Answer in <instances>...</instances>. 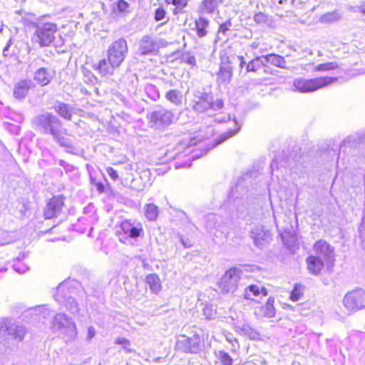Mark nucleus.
Listing matches in <instances>:
<instances>
[{
  "instance_id": "52",
  "label": "nucleus",
  "mask_w": 365,
  "mask_h": 365,
  "mask_svg": "<svg viewBox=\"0 0 365 365\" xmlns=\"http://www.w3.org/2000/svg\"><path fill=\"white\" fill-rule=\"evenodd\" d=\"M360 237L362 240V246L365 248V220L363 221L360 229Z\"/></svg>"
},
{
  "instance_id": "34",
  "label": "nucleus",
  "mask_w": 365,
  "mask_h": 365,
  "mask_svg": "<svg viewBox=\"0 0 365 365\" xmlns=\"http://www.w3.org/2000/svg\"><path fill=\"white\" fill-rule=\"evenodd\" d=\"M234 121H235V125L236 128L234 130H230L229 131L222 133L219 137V138L217 140V141H216L215 144L213 145V147L223 143L224 141H225L228 138L234 136L235 135H236L238 133V131L240 128V125H238V123L236 122L235 119H234Z\"/></svg>"
},
{
  "instance_id": "33",
  "label": "nucleus",
  "mask_w": 365,
  "mask_h": 365,
  "mask_svg": "<svg viewBox=\"0 0 365 365\" xmlns=\"http://www.w3.org/2000/svg\"><path fill=\"white\" fill-rule=\"evenodd\" d=\"M168 4L175 6L173 10L174 14H178L184 12V9L187 6V0H165Z\"/></svg>"
},
{
  "instance_id": "48",
  "label": "nucleus",
  "mask_w": 365,
  "mask_h": 365,
  "mask_svg": "<svg viewBox=\"0 0 365 365\" xmlns=\"http://www.w3.org/2000/svg\"><path fill=\"white\" fill-rule=\"evenodd\" d=\"M133 226L130 222L128 221H123L120 225V230L123 232V236H125L129 230Z\"/></svg>"
},
{
  "instance_id": "59",
  "label": "nucleus",
  "mask_w": 365,
  "mask_h": 365,
  "mask_svg": "<svg viewBox=\"0 0 365 365\" xmlns=\"http://www.w3.org/2000/svg\"><path fill=\"white\" fill-rule=\"evenodd\" d=\"M11 44V40H9L6 44V46L4 47V50H3V54L4 56H6L8 55L7 52L9 49V47Z\"/></svg>"
},
{
  "instance_id": "18",
  "label": "nucleus",
  "mask_w": 365,
  "mask_h": 365,
  "mask_svg": "<svg viewBox=\"0 0 365 365\" xmlns=\"http://www.w3.org/2000/svg\"><path fill=\"white\" fill-rule=\"evenodd\" d=\"M63 207V201L61 197H54L51 198L47 203L45 210L44 215L47 219H51L56 217L61 213Z\"/></svg>"
},
{
  "instance_id": "55",
  "label": "nucleus",
  "mask_w": 365,
  "mask_h": 365,
  "mask_svg": "<svg viewBox=\"0 0 365 365\" xmlns=\"http://www.w3.org/2000/svg\"><path fill=\"white\" fill-rule=\"evenodd\" d=\"M207 222L206 223V227L207 229L212 228V225L210 223V222H213L215 219V215H207Z\"/></svg>"
},
{
  "instance_id": "58",
  "label": "nucleus",
  "mask_w": 365,
  "mask_h": 365,
  "mask_svg": "<svg viewBox=\"0 0 365 365\" xmlns=\"http://www.w3.org/2000/svg\"><path fill=\"white\" fill-rule=\"evenodd\" d=\"M181 242L183 245V246L186 248L192 247V244L188 240H185L184 239L181 238Z\"/></svg>"
},
{
  "instance_id": "14",
  "label": "nucleus",
  "mask_w": 365,
  "mask_h": 365,
  "mask_svg": "<svg viewBox=\"0 0 365 365\" xmlns=\"http://www.w3.org/2000/svg\"><path fill=\"white\" fill-rule=\"evenodd\" d=\"M315 257H319L327 263L332 264L334 261V250L325 240H320L317 241L313 247Z\"/></svg>"
},
{
  "instance_id": "30",
  "label": "nucleus",
  "mask_w": 365,
  "mask_h": 365,
  "mask_svg": "<svg viewBox=\"0 0 365 365\" xmlns=\"http://www.w3.org/2000/svg\"><path fill=\"white\" fill-rule=\"evenodd\" d=\"M145 281L153 292L158 293L161 289L160 281L156 274H148L146 277Z\"/></svg>"
},
{
  "instance_id": "47",
  "label": "nucleus",
  "mask_w": 365,
  "mask_h": 365,
  "mask_svg": "<svg viewBox=\"0 0 365 365\" xmlns=\"http://www.w3.org/2000/svg\"><path fill=\"white\" fill-rule=\"evenodd\" d=\"M232 26V23L230 20H227L226 22L222 24L218 29V32L222 33L223 34H225L227 31L230 30V29Z\"/></svg>"
},
{
  "instance_id": "57",
  "label": "nucleus",
  "mask_w": 365,
  "mask_h": 365,
  "mask_svg": "<svg viewBox=\"0 0 365 365\" xmlns=\"http://www.w3.org/2000/svg\"><path fill=\"white\" fill-rule=\"evenodd\" d=\"M356 11H359L363 14H365V2L361 4L360 6L356 7Z\"/></svg>"
},
{
  "instance_id": "3",
  "label": "nucleus",
  "mask_w": 365,
  "mask_h": 365,
  "mask_svg": "<svg viewBox=\"0 0 365 365\" xmlns=\"http://www.w3.org/2000/svg\"><path fill=\"white\" fill-rule=\"evenodd\" d=\"M34 32L31 41L33 44H38L40 48L49 46L55 39L57 33V25L53 23L39 22L34 26Z\"/></svg>"
},
{
  "instance_id": "10",
  "label": "nucleus",
  "mask_w": 365,
  "mask_h": 365,
  "mask_svg": "<svg viewBox=\"0 0 365 365\" xmlns=\"http://www.w3.org/2000/svg\"><path fill=\"white\" fill-rule=\"evenodd\" d=\"M241 270L232 267L225 272L218 282V287L223 293L234 292L240 278Z\"/></svg>"
},
{
  "instance_id": "31",
  "label": "nucleus",
  "mask_w": 365,
  "mask_h": 365,
  "mask_svg": "<svg viewBox=\"0 0 365 365\" xmlns=\"http://www.w3.org/2000/svg\"><path fill=\"white\" fill-rule=\"evenodd\" d=\"M143 235V230L141 227V226L135 227L133 225L129 230L128 233L125 236H123L122 237H119V240L120 242H122L123 243H126L127 240H128L129 238L136 239L137 237H138Z\"/></svg>"
},
{
  "instance_id": "60",
  "label": "nucleus",
  "mask_w": 365,
  "mask_h": 365,
  "mask_svg": "<svg viewBox=\"0 0 365 365\" xmlns=\"http://www.w3.org/2000/svg\"><path fill=\"white\" fill-rule=\"evenodd\" d=\"M237 58H238V59H239V61H240V67L241 68H243V67L246 65V63H245V61H244V58H243V56H239L237 57Z\"/></svg>"
},
{
  "instance_id": "21",
  "label": "nucleus",
  "mask_w": 365,
  "mask_h": 365,
  "mask_svg": "<svg viewBox=\"0 0 365 365\" xmlns=\"http://www.w3.org/2000/svg\"><path fill=\"white\" fill-rule=\"evenodd\" d=\"M52 137L53 140L56 142L60 146L64 147L68 153H76V148L73 147L72 141L61 135V128H59L55 133H53Z\"/></svg>"
},
{
  "instance_id": "20",
  "label": "nucleus",
  "mask_w": 365,
  "mask_h": 365,
  "mask_svg": "<svg viewBox=\"0 0 365 365\" xmlns=\"http://www.w3.org/2000/svg\"><path fill=\"white\" fill-rule=\"evenodd\" d=\"M307 268L310 273L317 275L324 267V262L319 257L311 255L307 259Z\"/></svg>"
},
{
  "instance_id": "2",
  "label": "nucleus",
  "mask_w": 365,
  "mask_h": 365,
  "mask_svg": "<svg viewBox=\"0 0 365 365\" xmlns=\"http://www.w3.org/2000/svg\"><path fill=\"white\" fill-rule=\"evenodd\" d=\"M53 332L61 335L66 342L73 341L78 335L77 328L73 319L65 314H56L51 321Z\"/></svg>"
},
{
  "instance_id": "15",
  "label": "nucleus",
  "mask_w": 365,
  "mask_h": 365,
  "mask_svg": "<svg viewBox=\"0 0 365 365\" xmlns=\"http://www.w3.org/2000/svg\"><path fill=\"white\" fill-rule=\"evenodd\" d=\"M250 237L252 239L254 245L261 249L269 242L270 233L264 229V226L257 225L250 230Z\"/></svg>"
},
{
  "instance_id": "8",
  "label": "nucleus",
  "mask_w": 365,
  "mask_h": 365,
  "mask_svg": "<svg viewBox=\"0 0 365 365\" xmlns=\"http://www.w3.org/2000/svg\"><path fill=\"white\" fill-rule=\"evenodd\" d=\"M128 53L127 41L124 38H119L114 41L108 48L107 58L114 65L120 66Z\"/></svg>"
},
{
  "instance_id": "9",
  "label": "nucleus",
  "mask_w": 365,
  "mask_h": 365,
  "mask_svg": "<svg viewBox=\"0 0 365 365\" xmlns=\"http://www.w3.org/2000/svg\"><path fill=\"white\" fill-rule=\"evenodd\" d=\"M343 304L350 312H356L365 308V291L356 289L348 292L343 298Z\"/></svg>"
},
{
  "instance_id": "19",
  "label": "nucleus",
  "mask_w": 365,
  "mask_h": 365,
  "mask_svg": "<svg viewBox=\"0 0 365 365\" xmlns=\"http://www.w3.org/2000/svg\"><path fill=\"white\" fill-rule=\"evenodd\" d=\"M34 86L31 80H21L14 86L13 96L17 100H23L28 94L29 91Z\"/></svg>"
},
{
  "instance_id": "7",
  "label": "nucleus",
  "mask_w": 365,
  "mask_h": 365,
  "mask_svg": "<svg viewBox=\"0 0 365 365\" xmlns=\"http://www.w3.org/2000/svg\"><path fill=\"white\" fill-rule=\"evenodd\" d=\"M33 123L40 132L53 135L62 126L61 121L51 113L38 115L33 120Z\"/></svg>"
},
{
  "instance_id": "61",
  "label": "nucleus",
  "mask_w": 365,
  "mask_h": 365,
  "mask_svg": "<svg viewBox=\"0 0 365 365\" xmlns=\"http://www.w3.org/2000/svg\"><path fill=\"white\" fill-rule=\"evenodd\" d=\"M302 53L304 54L312 55V51L309 48H305L302 50Z\"/></svg>"
},
{
  "instance_id": "46",
  "label": "nucleus",
  "mask_w": 365,
  "mask_h": 365,
  "mask_svg": "<svg viewBox=\"0 0 365 365\" xmlns=\"http://www.w3.org/2000/svg\"><path fill=\"white\" fill-rule=\"evenodd\" d=\"M116 7L120 12H125L127 11L129 4L124 0H119L117 1Z\"/></svg>"
},
{
  "instance_id": "13",
  "label": "nucleus",
  "mask_w": 365,
  "mask_h": 365,
  "mask_svg": "<svg viewBox=\"0 0 365 365\" xmlns=\"http://www.w3.org/2000/svg\"><path fill=\"white\" fill-rule=\"evenodd\" d=\"M67 290L68 286L66 282L60 284L57 287V294L55 296L56 300L63 304L71 313H77L79 310L78 304L71 296L66 297V291Z\"/></svg>"
},
{
  "instance_id": "64",
  "label": "nucleus",
  "mask_w": 365,
  "mask_h": 365,
  "mask_svg": "<svg viewBox=\"0 0 365 365\" xmlns=\"http://www.w3.org/2000/svg\"><path fill=\"white\" fill-rule=\"evenodd\" d=\"M252 48H256L257 47V44H256L255 43H253L252 45H251Z\"/></svg>"
},
{
  "instance_id": "54",
  "label": "nucleus",
  "mask_w": 365,
  "mask_h": 365,
  "mask_svg": "<svg viewBox=\"0 0 365 365\" xmlns=\"http://www.w3.org/2000/svg\"><path fill=\"white\" fill-rule=\"evenodd\" d=\"M96 335V329L93 327H89L88 329V339L91 340Z\"/></svg>"
},
{
  "instance_id": "27",
  "label": "nucleus",
  "mask_w": 365,
  "mask_h": 365,
  "mask_svg": "<svg viewBox=\"0 0 365 365\" xmlns=\"http://www.w3.org/2000/svg\"><path fill=\"white\" fill-rule=\"evenodd\" d=\"M165 98L175 106H179L182 102V93L179 90L172 89L165 93Z\"/></svg>"
},
{
  "instance_id": "63",
  "label": "nucleus",
  "mask_w": 365,
  "mask_h": 365,
  "mask_svg": "<svg viewBox=\"0 0 365 365\" xmlns=\"http://www.w3.org/2000/svg\"><path fill=\"white\" fill-rule=\"evenodd\" d=\"M289 48H290V49H292V51H295V52L298 53V54H299V55L300 54V52H299V51H297V49L296 48H294V46H291Z\"/></svg>"
},
{
  "instance_id": "56",
  "label": "nucleus",
  "mask_w": 365,
  "mask_h": 365,
  "mask_svg": "<svg viewBox=\"0 0 365 365\" xmlns=\"http://www.w3.org/2000/svg\"><path fill=\"white\" fill-rule=\"evenodd\" d=\"M204 313H205V315L206 316V317L207 319H211L212 317V314L211 308H210L208 307H206L204 309Z\"/></svg>"
},
{
  "instance_id": "51",
  "label": "nucleus",
  "mask_w": 365,
  "mask_h": 365,
  "mask_svg": "<svg viewBox=\"0 0 365 365\" xmlns=\"http://www.w3.org/2000/svg\"><path fill=\"white\" fill-rule=\"evenodd\" d=\"M58 165L63 168L66 172L71 171L73 168V165H69L68 163L64 161L63 160H60L58 162Z\"/></svg>"
},
{
  "instance_id": "11",
  "label": "nucleus",
  "mask_w": 365,
  "mask_h": 365,
  "mask_svg": "<svg viewBox=\"0 0 365 365\" xmlns=\"http://www.w3.org/2000/svg\"><path fill=\"white\" fill-rule=\"evenodd\" d=\"M163 45V40L145 35L139 41L138 53L141 56L155 55Z\"/></svg>"
},
{
  "instance_id": "5",
  "label": "nucleus",
  "mask_w": 365,
  "mask_h": 365,
  "mask_svg": "<svg viewBox=\"0 0 365 365\" xmlns=\"http://www.w3.org/2000/svg\"><path fill=\"white\" fill-rule=\"evenodd\" d=\"M44 59L36 57L29 63L26 71L33 73V78L41 86H45L50 83L53 78L54 73L48 68L43 67Z\"/></svg>"
},
{
  "instance_id": "36",
  "label": "nucleus",
  "mask_w": 365,
  "mask_h": 365,
  "mask_svg": "<svg viewBox=\"0 0 365 365\" xmlns=\"http://www.w3.org/2000/svg\"><path fill=\"white\" fill-rule=\"evenodd\" d=\"M217 361L220 362L222 365H232V359L228 353L225 351H219L215 353Z\"/></svg>"
},
{
  "instance_id": "22",
  "label": "nucleus",
  "mask_w": 365,
  "mask_h": 365,
  "mask_svg": "<svg viewBox=\"0 0 365 365\" xmlns=\"http://www.w3.org/2000/svg\"><path fill=\"white\" fill-rule=\"evenodd\" d=\"M55 111L66 120H71L73 115V108L66 103L57 102L53 106Z\"/></svg>"
},
{
  "instance_id": "35",
  "label": "nucleus",
  "mask_w": 365,
  "mask_h": 365,
  "mask_svg": "<svg viewBox=\"0 0 365 365\" xmlns=\"http://www.w3.org/2000/svg\"><path fill=\"white\" fill-rule=\"evenodd\" d=\"M145 92L148 97L152 101H157L160 98V93L157 87L151 83H148L145 86Z\"/></svg>"
},
{
  "instance_id": "17",
  "label": "nucleus",
  "mask_w": 365,
  "mask_h": 365,
  "mask_svg": "<svg viewBox=\"0 0 365 365\" xmlns=\"http://www.w3.org/2000/svg\"><path fill=\"white\" fill-rule=\"evenodd\" d=\"M221 65L217 74V82L218 84H227L231 81L232 77V68L229 66L228 57L221 56Z\"/></svg>"
},
{
  "instance_id": "1",
  "label": "nucleus",
  "mask_w": 365,
  "mask_h": 365,
  "mask_svg": "<svg viewBox=\"0 0 365 365\" xmlns=\"http://www.w3.org/2000/svg\"><path fill=\"white\" fill-rule=\"evenodd\" d=\"M26 329L22 325L5 321L0 324V351L2 347L11 348L12 341L20 342L25 336Z\"/></svg>"
},
{
  "instance_id": "24",
  "label": "nucleus",
  "mask_w": 365,
  "mask_h": 365,
  "mask_svg": "<svg viewBox=\"0 0 365 365\" xmlns=\"http://www.w3.org/2000/svg\"><path fill=\"white\" fill-rule=\"evenodd\" d=\"M118 65H114L108 59H102L99 61L97 69L102 75H112L114 73L115 68H118Z\"/></svg>"
},
{
  "instance_id": "29",
  "label": "nucleus",
  "mask_w": 365,
  "mask_h": 365,
  "mask_svg": "<svg viewBox=\"0 0 365 365\" xmlns=\"http://www.w3.org/2000/svg\"><path fill=\"white\" fill-rule=\"evenodd\" d=\"M224 0H202L200 8L207 14H212Z\"/></svg>"
},
{
  "instance_id": "42",
  "label": "nucleus",
  "mask_w": 365,
  "mask_h": 365,
  "mask_svg": "<svg viewBox=\"0 0 365 365\" xmlns=\"http://www.w3.org/2000/svg\"><path fill=\"white\" fill-rule=\"evenodd\" d=\"M166 16V11L163 7H158L155 9L154 14V19L155 21L163 20Z\"/></svg>"
},
{
  "instance_id": "49",
  "label": "nucleus",
  "mask_w": 365,
  "mask_h": 365,
  "mask_svg": "<svg viewBox=\"0 0 365 365\" xmlns=\"http://www.w3.org/2000/svg\"><path fill=\"white\" fill-rule=\"evenodd\" d=\"M38 314L42 315L43 318L47 317L50 315V310L46 306H41L38 307Z\"/></svg>"
},
{
  "instance_id": "43",
  "label": "nucleus",
  "mask_w": 365,
  "mask_h": 365,
  "mask_svg": "<svg viewBox=\"0 0 365 365\" xmlns=\"http://www.w3.org/2000/svg\"><path fill=\"white\" fill-rule=\"evenodd\" d=\"M245 334L251 339H259L260 334L256 330L252 329L250 327H246L243 329Z\"/></svg>"
},
{
  "instance_id": "45",
  "label": "nucleus",
  "mask_w": 365,
  "mask_h": 365,
  "mask_svg": "<svg viewBox=\"0 0 365 365\" xmlns=\"http://www.w3.org/2000/svg\"><path fill=\"white\" fill-rule=\"evenodd\" d=\"M13 267L14 269L19 274H24L29 269L28 267L20 261H18Z\"/></svg>"
},
{
  "instance_id": "32",
  "label": "nucleus",
  "mask_w": 365,
  "mask_h": 365,
  "mask_svg": "<svg viewBox=\"0 0 365 365\" xmlns=\"http://www.w3.org/2000/svg\"><path fill=\"white\" fill-rule=\"evenodd\" d=\"M341 19V15L336 11H334L322 15L319 21L322 24H331L338 21Z\"/></svg>"
},
{
  "instance_id": "6",
  "label": "nucleus",
  "mask_w": 365,
  "mask_h": 365,
  "mask_svg": "<svg viewBox=\"0 0 365 365\" xmlns=\"http://www.w3.org/2000/svg\"><path fill=\"white\" fill-rule=\"evenodd\" d=\"M337 80L334 77H321L312 79L296 78L293 81L294 88L301 93L312 92L327 86Z\"/></svg>"
},
{
  "instance_id": "12",
  "label": "nucleus",
  "mask_w": 365,
  "mask_h": 365,
  "mask_svg": "<svg viewBox=\"0 0 365 365\" xmlns=\"http://www.w3.org/2000/svg\"><path fill=\"white\" fill-rule=\"evenodd\" d=\"M200 338L198 335L187 337L180 336L176 341V347L185 353L196 354L201 350Z\"/></svg>"
},
{
  "instance_id": "25",
  "label": "nucleus",
  "mask_w": 365,
  "mask_h": 365,
  "mask_svg": "<svg viewBox=\"0 0 365 365\" xmlns=\"http://www.w3.org/2000/svg\"><path fill=\"white\" fill-rule=\"evenodd\" d=\"M197 35L199 38H203L207 34V28L209 26V21L204 18L200 17L195 22Z\"/></svg>"
},
{
  "instance_id": "23",
  "label": "nucleus",
  "mask_w": 365,
  "mask_h": 365,
  "mask_svg": "<svg viewBox=\"0 0 365 365\" xmlns=\"http://www.w3.org/2000/svg\"><path fill=\"white\" fill-rule=\"evenodd\" d=\"M266 297L267 295V291L264 287H259L257 285L252 284L249 286L245 291V298L247 299H254L255 297L259 295Z\"/></svg>"
},
{
  "instance_id": "37",
  "label": "nucleus",
  "mask_w": 365,
  "mask_h": 365,
  "mask_svg": "<svg viewBox=\"0 0 365 365\" xmlns=\"http://www.w3.org/2000/svg\"><path fill=\"white\" fill-rule=\"evenodd\" d=\"M274 300L273 298L269 297L267 303L262 307L264 315L267 317H273L275 315V309L274 307Z\"/></svg>"
},
{
  "instance_id": "50",
  "label": "nucleus",
  "mask_w": 365,
  "mask_h": 365,
  "mask_svg": "<svg viewBox=\"0 0 365 365\" xmlns=\"http://www.w3.org/2000/svg\"><path fill=\"white\" fill-rule=\"evenodd\" d=\"M106 172L109 177L112 178L113 180H117L118 179V175L115 170H114L111 167H108L106 168Z\"/></svg>"
},
{
  "instance_id": "38",
  "label": "nucleus",
  "mask_w": 365,
  "mask_h": 365,
  "mask_svg": "<svg viewBox=\"0 0 365 365\" xmlns=\"http://www.w3.org/2000/svg\"><path fill=\"white\" fill-rule=\"evenodd\" d=\"M145 215L149 220H155L158 215V207L154 204L146 205Z\"/></svg>"
},
{
  "instance_id": "40",
  "label": "nucleus",
  "mask_w": 365,
  "mask_h": 365,
  "mask_svg": "<svg viewBox=\"0 0 365 365\" xmlns=\"http://www.w3.org/2000/svg\"><path fill=\"white\" fill-rule=\"evenodd\" d=\"M115 343L121 345L126 353H131L133 350L130 348V342L124 337H118L115 339Z\"/></svg>"
},
{
  "instance_id": "39",
  "label": "nucleus",
  "mask_w": 365,
  "mask_h": 365,
  "mask_svg": "<svg viewBox=\"0 0 365 365\" xmlns=\"http://www.w3.org/2000/svg\"><path fill=\"white\" fill-rule=\"evenodd\" d=\"M338 68V64L335 62L322 63L316 66L314 69V71H325L334 70Z\"/></svg>"
},
{
  "instance_id": "28",
  "label": "nucleus",
  "mask_w": 365,
  "mask_h": 365,
  "mask_svg": "<svg viewBox=\"0 0 365 365\" xmlns=\"http://www.w3.org/2000/svg\"><path fill=\"white\" fill-rule=\"evenodd\" d=\"M265 58V63L266 65L267 63H271L272 65L279 67V68H285L286 66V61L284 58V57L274 54V53H270L267 56H264Z\"/></svg>"
},
{
  "instance_id": "16",
  "label": "nucleus",
  "mask_w": 365,
  "mask_h": 365,
  "mask_svg": "<svg viewBox=\"0 0 365 365\" xmlns=\"http://www.w3.org/2000/svg\"><path fill=\"white\" fill-rule=\"evenodd\" d=\"M173 119V113L170 110L164 108H160L154 110L150 115V122L158 127L170 125L172 123Z\"/></svg>"
},
{
  "instance_id": "26",
  "label": "nucleus",
  "mask_w": 365,
  "mask_h": 365,
  "mask_svg": "<svg viewBox=\"0 0 365 365\" xmlns=\"http://www.w3.org/2000/svg\"><path fill=\"white\" fill-rule=\"evenodd\" d=\"M262 66H266L264 56H257L246 65V71L255 72Z\"/></svg>"
},
{
  "instance_id": "62",
  "label": "nucleus",
  "mask_w": 365,
  "mask_h": 365,
  "mask_svg": "<svg viewBox=\"0 0 365 365\" xmlns=\"http://www.w3.org/2000/svg\"><path fill=\"white\" fill-rule=\"evenodd\" d=\"M227 340L229 341L230 342H231L232 344H233V342L237 343V339L235 338L232 339L231 337H227Z\"/></svg>"
},
{
  "instance_id": "44",
  "label": "nucleus",
  "mask_w": 365,
  "mask_h": 365,
  "mask_svg": "<svg viewBox=\"0 0 365 365\" xmlns=\"http://www.w3.org/2000/svg\"><path fill=\"white\" fill-rule=\"evenodd\" d=\"M181 61L192 66L195 65L196 62L195 58L190 53H182L181 55Z\"/></svg>"
},
{
  "instance_id": "41",
  "label": "nucleus",
  "mask_w": 365,
  "mask_h": 365,
  "mask_svg": "<svg viewBox=\"0 0 365 365\" xmlns=\"http://www.w3.org/2000/svg\"><path fill=\"white\" fill-rule=\"evenodd\" d=\"M253 19L258 24H265L268 21V16L262 12H258L254 16Z\"/></svg>"
},
{
  "instance_id": "53",
  "label": "nucleus",
  "mask_w": 365,
  "mask_h": 365,
  "mask_svg": "<svg viewBox=\"0 0 365 365\" xmlns=\"http://www.w3.org/2000/svg\"><path fill=\"white\" fill-rule=\"evenodd\" d=\"M290 298L292 301H297L299 299V294L296 288L292 292Z\"/></svg>"
},
{
  "instance_id": "4",
  "label": "nucleus",
  "mask_w": 365,
  "mask_h": 365,
  "mask_svg": "<svg viewBox=\"0 0 365 365\" xmlns=\"http://www.w3.org/2000/svg\"><path fill=\"white\" fill-rule=\"evenodd\" d=\"M192 109L198 113L207 111L209 109L219 110L223 107L222 99L213 100L210 93L195 91L193 94Z\"/></svg>"
}]
</instances>
